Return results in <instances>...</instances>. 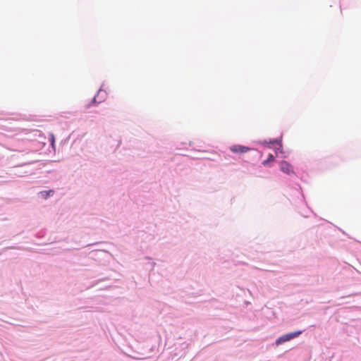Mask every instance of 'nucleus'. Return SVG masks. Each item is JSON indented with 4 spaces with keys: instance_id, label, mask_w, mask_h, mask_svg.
<instances>
[{
    "instance_id": "6e6552de",
    "label": "nucleus",
    "mask_w": 361,
    "mask_h": 361,
    "mask_svg": "<svg viewBox=\"0 0 361 361\" xmlns=\"http://www.w3.org/2000/svg\"><path fill=\"white\" fill-rule=\"evenodd\" d=\"M277 140H274L272 143H276Z\"/></svg>"
},
{
    "instance_id": "423d86ee",
    "label": "nucleus",
    "mask_w": 361,
    "mask_h": 361,
    "mask_svg": "<svg viewBox=\"0 0 361 361\" xmlns=\"http://www.w3.org/2000/svg\"><path fill=\"white\" fill-rule=\"evenodd\" d=\"M274 160V157L272 154H269L268 159L267 160H264L262 162L263 165H267L269 161H273Z\"/></svg>"
},
{
    "instance_id": "f257e3e1",
    "label": "nucleus",
    "mask_w": 361,
    "mask_h": 361,
    "mask_svg": "<svg viewBox=\"0 0 361 361\" xmlns=\"http://www.w3.org/2000/svg\"><path fill=\"white\" fill-rule=\"evenodd\" d=\"M301 334H302V331H295V332H292V333H289V334L283 335L276 340V345H279L283 343L290 341L291 339H293V338L298 337Z\"/></svg>"
},
{
    "instance_id": "0eeeda50",
    "label": "nucleus",
    "mask_w": 361,
    "mask_h": 361,
    "mask_svg": "<svg viewBox=\"0 0 361 361\" xmlns=\"http://www.w3.org/2000/svg\"><path fill=\"white\" fill-rule=\"evenodd\" d=\"M51 145H54V136L53 134L51 135Z\"/></svg>"
},
{
    "instance_id": "39448f33",
    "label": "nucleus",
    "mask_w": 361,
    "mask_h": 361,
    "mask_svg": "<svg viewBox=\"0 0 361 361\" xmlns=\"http://www.w3.org/2000/svg\"><path fill=\"white\" fill-rule=\"evenodd\" d=\"M95 103H97V98H96V97H94L92 99V102H91L85 104H84V107H85V109H89V108H90V107L93 104H95Z\"/></svg>"
},
{
    "instance_id": "20e7f679",
    "label": "nucleus",
    "mask_w": 361,
    "mask_h": 361,
    "mask_svg": "<svg viewBox=\"0 0 361 361\" xmlns=\"http://www.w3.org/2000/svg\"><path fill=\"white\" fill-rule=\"evenodd\" d=\"M53 194H54V190H49L48 191H42L40 192V195L44 199H47V198H48V197L53 195Z\"/></svg>"
},
{
    "instance_id": "f03ea898",
    "label": "nucleus",
    "mask_w": 361,
    "mask_h": 361,
    "mask_svg": "<svg viewBox=\"0 0 361 361\" xmlns=\"http://www.w3.org/2000/svg\"><path fill=\"white\" fill-rule=\"evenodd\" d=\"M251 149V148L241 145H234L230 147V150L235 154H245Z\"/></svg>"
},
{
    "instance_id": "7ed1b4c3",
    "label": "nucleus",
    "mask_w": 361,
    "mask_h": 361,
    "mask_svg": "<svg viewBox=\"0 0 361 361\" xmlns=\"http://www.w3.org/2000/svg\"><path fill=\"white\" fill-rule=\"evenodd\" d=\"M280 169L283 172H284L287 174L293 173L292 166L287 161H281L280 164Z\"/></svg>"
}]
</instances>
